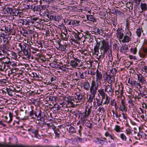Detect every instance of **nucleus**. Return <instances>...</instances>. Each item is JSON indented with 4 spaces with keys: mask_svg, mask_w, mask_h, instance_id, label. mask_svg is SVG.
I'll return each mask as SVG.
<instances>
[{
    "mask_svg": "<svg viewBox=\"0 0 147 147\" xmlns=\"http://www.w3.org/2000/svg\"><path fill=\"white\" fill-rule=\"evenodd\" d=\"M80 21L76 20H71L72 25L74 26H78L79 25Z\"/></svg>",
    "mask_w": 147,
    "mask_h": 147,
    "instance_id": "obj_27",
    "label": "nucleus"
},
{
    "mask_svg": "<svg viewBox=\"0 0 147 147\" xmlns=\"http://www.w3.org/2000/svg\"><path fill=\"white\" fill-rule=\"evenodd\" d=\"M98 111L99 112L101 111L104 112L105 110L104 108L102 107L101 108L99 107L98 109Z\"/></svg>",
    "mask_w": 147,
    "mask_h": 147,
    "instance_id": "obj_46",
    "label": "nucleus"
},
{
    "mask_svg": "<svg viewBox=\"0 0 147 147\" xmlns=\"http://www.w3.org/2000/svg\"><path fill=\"white\" fill-rule=\"evenodd\" d=\"M76 74L78 78H80L82 79H84V76L83 73L82 71H79L78 72L76 73Z\"/></svg>",
    "mask_w": 147,
    "mask_h": 147,
    "instance_id": "obj_20",
    "label": "nucleus"
},
{
    "mask_svg": "<svg viewBox=\"0 0 147 147\" xmlns=\"http://www.w3.org/2000/svg\"><path fill=\"white\" fill-rule=\"evenodd\" d=\"M140 6L142 11H145L147 10V5L146 3H141Z\"/></svg>",
    "mask_w": 147,
    "mask_h": 147,
    "instance_id": "obj_24",
    "label": "nucleus"
},
{
    "mask_svg": "<svg viewBox=\"0 0 147 147\" xmlns=\"http://www.w3.org/2000/svg\"><path fill=\"white\" fill-rule=\"evenodd\" d=\"M25 21H26V22H25V24H26V25H30V21H27V20H25Z\"/></svg>",
    "mask_w": 147,
    "mask_h": 147,
    "instance_id": "obj_60",
    "label": "nucleus"
},
{
    "mask_svg": "<svg viewBox=\"0 0 147 147\" xmlns=\"http://www.w3.org/2000/svg\"><path fill=\"white\" fill-rule=\"evenodd\" d=\"M28 6V9H30L34 11H35V6L30 5Z\"/></svg>",
    "mask_w": 147,
    "mask_h": 147,
    "instance_id": "obj_40",
    "label": "nucleus"
},
{
    "mask_svg": "<svg viewBox=\"0 0 147 147\" xmlns=\"http://www.w3.org/2000/svg\"><path fill=\"white\" fill-rule=\"evenodd\" d=\"M84 89L86 90H89L90 86L89 83L88 82H84Z\"/></svg>",
    "mask_w": 147,
    "mask_h": 147,
    "instance_id": "obj_21",
    "label": "nucleus"
},
{
    "mask_svg": "<svg viewBox=\"0 0 147 147\" xmlns=\"http://www.w3.org/2000/svg\"><path fill=\"white\" fill-rule=\"evenodd\" d=\"M54 132L55 134L57 136L59 135V131L58 130H55L54 131Z\"/></svg>",
    "mask_w": 147,
    "mask_h": 147,
    "instance_id": "obj_53",
    "label": "nucleus"
},
{
    "mask_svg": "<svg viewBox=\"0 0 147 147\" xmlns=\"http://www.w3.org/2000/svg\"><path fill=\"white\" fill-rule=\"evenodd\" d=\"M136 34L138 37H140L142 34V30L140 29H137L136 31Z\"/></svg>",
    "mask_w": 147,
    "mask_h": 147,
    "instance_id": "obj_30",
    "label": "nucleus"
},
{
    "mask_svg": "<svg viewBox=\"0 0 147 147\" xmlns=\"http://www.w3.org/2000/svg\"><path fill=\"white\" fill-rule=\"evenodd\" d=\"M104 76H105V78L104 79L105 81L107 80L109 82L113 81V77L111 75L106 74Z\"/></svg>",
    "mask_w": 147,
    "mask_h": 147,
    "instance_id": "obj_11",
    "label": "nucleus"
},
{
    "mask_svg": "<svg viewBox=\"0 0 147 147\" xmlns=\"http://www.w3.org/2000/svg\"><path fill=\"white\" fill-rule=\"evenodd\" d=\"M74 102L76 103L83 102L82 96L80 93L77 92L75 94Z\"/></svg>",
    "mask_w": 147,
    "mask_h": 147,
    "instance_id": "obj_5",
    "label": "nucleus"
},
{
    "mask_svg": "<svg viewBox=\"0 0 147 147\" xmlns=\"http://www.w3.org/2000/svg\"><path fill=\"white\" fill-rule=\"evenodd\" d=\"M111 105L113 106H115L116 107V102L114 100H111Z\"/></svg>",
    "mask_w": 147,
    "mask_h": 147,
    "instance_id": "obj_38",
    "label": "nucleus"
},
{
    "mask_svg": "<svg viewBox=\"0 0 147 147\" xmlns=\"http://www.w3.org/2000/svg\"><path fill=\"white\" fill-rule=\"evenodd\" d=\"M121 29L119 28L117 30V31L119 38L120 39H122L124 37V34L123 32H121Z\"/></svg>",
    "mask_w": 147,
    "mask_h": 147,
    "instance_id": "obj_13",
    "label": "nucleus"
},
{
    "mask_svg": "<svg viewBox=\"0 0 147 147\" xmlns=\"http://www.w3.org/2000/svg\"><path fill=\"white\" fill-rule=\"evenodd\" d=\"M96 99L97 101V106H99L100 105H102V103L103 102V101H104V99H102V101L100 102V100L97 98H96Z\"/></svg>",
    "mask_w": 147,
    "mask_h": 147,
    "instance_id": "obj_29",
    "label": "nucleus"
},
{
    "mask_svg": "<svg viewBox=\"0 0 147 147\" xmlns=\"http://www.w3.org/2000/svg\"><path fill=\"white\" fill-rule=\"evenodd\" d=\"M35 11H40V7L37 6H35Z\"/></svg>",
    "mask_w": 147,
    "mask_h": 147,
    "instance_id": "obj_51",
    "label": "nucleus"
},
{
    "mask_svg": "<svg viewBox=\"0 0 147 147\" xmlns=\"http://www.w3.org/2000/svg\"><path fill=\"white\" fill-rule=\"evenodd\" d=\"M115 130L117 132L121 131V128L118 125H116L114 128Z\"/></svg>",
    "mask_w": 147,
    "mask_h": 147,
    "instance_id": "obj_32",
    "label": "nucleus"
},
{
    "mask_svg": "<svg viewBox=\"0 0 147 147\" xmlns=\"http://www.w3.org/2000/svg\"><path fill=\"white\" fill-rule=\"evenodd\" d=\"M96 33H97V34H102L103 32V31L101 29H99L98 28H96Z\"/></svg>",
    "mask_w": 147,
    "mask_h": 147,
    "instance_id": "obj_31",
    "label": "nucleus"
},
{
    "mask_svg": "<svg viewBox=\"0 0 147 147\" xmlns=\"http://www.w3.org/2000/svg\"><path fill=\"white\" fill-rule=\"evenodd\" d=\"M87 18L88 20L93 22H96V20L92 15L87 16Z\"/></svg>",
    "mask_w": 147,
    "mask_h": 147,
    "instance_id": "obj_22",
    "label": "nucleus"
},
{
    "mask_svg": "<svg viewBox=\"0 0 147 147\" xmlns=\"http://www.w3.org/2000/svg\"><path fill=\"white\" fill-rule=\"evenodd\" d=\"M120 115L119 116V115L117 114H113L114 117H115L117 119V118L119 117H120Z\"/></svg>",
    "mask_w": 147,
    "mask_h": 147,
    "instance_id": "obj_59",
    "label": "nucleus"
},
{
    "mask_svg": "<svg viewBox=\"0 0 147 147\" xmlns=\"http://www.w3.org/2000/svg\"><path fill=\"white\" fill-rule=\"evenodd\" d=\"M4 28H5V32H10V33H11L10 31H11V29H8V27L7 28L6 27H4Z\"/></svg>",
    "mask_w": 147,
    "mask_h": 147,
    "instance_id": "obj_47",
    "label": "nucleus"
},
{
    "mask_svg": "<svg viewBox=\"0 0 147 147\" xmlns=\"http://www.w3.org/2000/svg\"><path fill=\"white\" fill-rule=\"evenodd\" d=\"M120 137L123 140L126 141V137L123 134H121Z\"/></svg>",
    "mask_w": 147,
    "mask_h": 147,
    "instance_id": "obj_34",
    "label": "nucleus"
},
{
    "mask_svg": "<svg viewBox=\"0 0 147 147\" xmlns=\"http://www.w3.org/2000/svg\"><path fill=\"white\" fill-rule=\"evenodd\" d=\"M119 92H120V94L121 95H122L123 93V89L122 87H121V88H119Z\"/></svg>",
    "mask_w": 147,
    "mask_h": 147,
    "instance_id": "obj_49",
    "label": "nucleus"
},
{
    "mask_svg": "<svg viewBox=\"0 0 147 147\" xmlns=\"http://www.w3.org/2000/svg\"><path fill=\"white\" fill-rule=\"evenodd\" d=\"M111 71L113 74H115L116 73L117 70L115 68H113L111 70Z\"/></svg>",
    "mask_w": 147,
    "mask_h": 147,
    "instance_id": "obj_48",
    "label": "nucleus"
},
{
    "mask_svg": "<svg viewBox=\"0 0 147 147\" xmlns=\"http://www.w3.org/2000/svg\"><path fill=\"white\" fill-rule=\"evenodd\" d=\"M114 88L111 85H107L106 86L105 90L106 92V94L108 96H112L114 92Z\"/></svg>",
    "mask_w": 147,
    "mask_h": 147,
    "instance_id": "obj_4",
    "label": "nucleus"
},
{
    "mask_svg": "<svg viewBox=\"0 0 147 147\" xmlns=\"http://www.w3.org/2000/svg\"><path fill=\"white\" fill-rule=\"evenodd\" d=\"M142 49L144 53L147 54V47L143 46L142 48Z\"/></svg>",
    "mask_w": 147,
    "mask_h": 147,
    "instance_id": "obj_37",
    "label": "nucleus"
},
{
    "mask_svg": "<svg viewBox=\"0 0 147 147\" xmlns=\"http://www.w3.org/2000/svg\"><path fill=\"white\" fill-rule=\"evenodd\" d=\"M119 109H120L122 111H127L126 107L125 105H122L121 106H120Z\"/></svg>",
    "mask_w": 147,
    "mask_h": 147,
    "instance_id": "obj_33",
    "label": "nucleus"
},
{
    "mask_svg": "<svg viewBox=\"0 0 147 147\" xmlns=\"http://www.w3.org/2000/svg\"><path fill=\"white\" fill-rule=\"evenodd\" d=\"M60 17L59 16H57V17L55 16V19L56 20H54L55 21H59V19H60Z\"/></svg>",
    "mask_w": 147,
    "mask_h": 147,
    "instance_id": "obj_57",
    "label": "nucleus"
},
{
    "mask_svg": "<svg viewBox=\"0 0 147 147\" xmlns=\"http://www.w3.org/2000/svg\"><path fill=\"white\" fill-rule=\"evenodd\" d=\"M100 45L99 42H98L97 41H96V45H95L94 48V53L96 55H98L99 53V49H100Z\"/></svg>",
    "mask_w": 147,
    "mask_h": 147,
    "instance_id": "obj_10",
    "label": "nucleus"
},
{
    "mask_svg": "<svg viewBox=\"0 0 147 147\" xmlns=\"http://www.w3.org/2000/svg\"><path fill=\"white\" fill-rule=\"evenodd\" d=\"M110 98L108 96L107 94H106V98H105V99L104 100V101H103L102 103L103 104L107 105L109 104L110 102Z\"/></svg>",
    "mask_w": 147,
    "mask_h": 147,
    "instance_id": "obj_18",
    "label": "nucleus"
},
{
    "mask_svg": "<svg viewBox=\"0 0 147 147\" xmlns=\"http://www.w3.org/2000/svg\"><path fill=\"white\" fill-rule=\"evenodd\" d=\"M98 88V86H96L95 82L93 80L90 88V94L95 96Z\"/></svg>",
    "mask_w": 147,
    "mask_h": 147,
    "instance_id": "obj_2",
    "label": "nucleus"
},
{
    "mask_svg": "<svg viewBox=\"0 0 147 147\" xmlns=\"http://www.w3.org/2000/svg\"><path fill=\"white\" fill-rule=\"evenodd\" d=\"M93 107H95L97 108V105H96V102L95 101V100H94V101L93 102Z\"/></svg>",
    "mask_w": 147,
    "mask_h": 147,
    "instance_id": "obj_58",
    "label": "nucleus"
},
{
    "mask_svg": "<svg viewBox=\"0 0 147 147\" xmlns=\"http://www.w3.org/2000/svg\"><path fill=\"white\" fill-rule=\"evenodd\" d=\"M75 100L72 99H68L67 100V104L66 105L69 106V107H74L75 105V103L76 102H74Z\"/></svg>",
    "mask_w": 147,
    "mask_h": 147,
    "instance_id": "obj_9",
    "label": "nucleus"
},
{
    "mask_svg": "<svg viewBox=\"0 0 147 147\" xmlns=\"http://www.w3.org/2000/svg\"><path fill=\"white\" fill-rule=\"evenodd\" d=\"M138 80L139 81L142 83L144 84L145 83L146 80L144 79V78L142 76L139 75H138Z\"/></svg>",
    "mask_w": 147,
    "mask_h": 147,
    "instance_id": "obj_19",
    "label": "nucleus"
},
{
    "mask_svg": "<svg viewBox=\"0 0 147 147\" xmlns=\"http://www.w3.org/2000/svg\"><path fill=\"white\" fill-rule=\"evenodd\" d=\"M69 132L71 134L75 133L76 132V129L73 126H71L69 127Z\"/></svg>",
    "mask_w": 147,
    "mask_h": 147,
    "instance_id": "obj_28",
    "label": "nucleus"
},
{
    "mask_svg": "<svg viewBox=\"0 0 147 147\" xmlns=\"http://www.w3.org/2000/svg\"><path fill=\"white\" fill-rule=\"evenodd\" d=\"M128 49V48L127 46L125 45H123L122 47L121 48V50H122V49L123 50H125L126 49Z\"/></svg>",
    "mask_w": 147,
    "mask_h": 147,
    "instance_id": "obj_43",
    "label": "nucleus"
},
{
    "mask_svg": "<svg viewBox=\"0 0 147 147\" xmlns=\"http://www.w3.org/2000/svg\"><path fill=\"white\" fill-rule=\"evenodd\" d=\"M110 134H109L108 132H106L105 134V135L107 137L109 136Z\"/></svg>",
    "mask_w": 147,
    "mask_h": 147,
    "instance_id": "obj_62",
    "label": "nucleus"
},
{
    "mask_svg": "<svg viewBox=\"0 0 147 147\" xmlns=\"http://www.w3.org/2000/svg\"><path fill=\"white\" fill-rule=\"evenodd\" d=\"M132 52L134 54H136L137 51V49L136 48L133 49H131Z\"/></svg>",
    "mask_w": 147,
    "mask_h": 147,
    "instance_id": "obj_45",
    "label": "nucleus"
},
{
    "mask_svg": "<svg viewBox=\"0 0 147 147\" xmlns=\"http://www.w3.org/2000/svg\"><path fill=\"white\" fill-rule=\"evenodd\" d=\"M19 46L20 47L22 51L23 52L24 55L26 57V58L29 59L31 56L30 51L29 50L25 49V46H22L20 44H19Z\"/></svg>",
    "mask_w": 147,
    "mask_h": 147,
    "instance_id": "obj_3",
    "label": "nucleus"
},
{
    "mask_svg": "<svg viewBox=\"0 0 147 147\" xmlns=\"http://www.w3.org/2000/svg\"><path fill=\"white\" fill-rule=\"evenodd\" d=\"M136 82L135 81H131L130 83V84H131L132 86H135L136 84Z\"/></svg>",
    "mask_w": 147,
    "mask_h": 147,
    "instance_id": "obj_55",
    "label": "nucleus"
},
{
    "mask_svg": "<svg viewBox=\"0 0 147 147\" xmlns=\"http://www.w3.org/2000/svg\"><path fill=\"white\" fill-rule=\"evenodd\" d=\"M3 42L5 43L6 45H8L9 44V40L8 38H3Z\"/></svg>",
    "mask_w": 147,
    "mask_h": 147,
    "instance_id": "obj_35",
    "label": "nucleus"
},
{
    "mask_svg": "<svg viewBox=\"0 0 147 147\" xmlns=\"http://www.w3.org/2000/svg\"><path fill=\"white\" fill-rule=\"evenodd\" d=\"M9 120H7L6 122L9 123L12 120V114L10 112L9 113Z\"/></svg>",
    "mask_w": 147,
    "mask_h": 147,
    "instance_id": "obj_41",
    "label": "nucleus"
},
{
    "mask_svg": "<svg viewBox=\"0 0 147 147\" xmlns=\"http://www.w3.org/2000/svg\"><path fill=\"white\" fill-rule=\"evenodd\" d=\"M84 37L86 40L89 41L91 39V34L88 31L86 32V34L84 36Z\"/></svg>",
    "mask_w": 147,
    "mask_h": 147,
    "instance_id": "obj_14",
    "label": "nucleus"
},
{
    "mask_svg": "<svg viewBox=\"0 0 147 147\" xmlns=\"http://www.w3.org/2000/svg\"><path fill=\"white\" fill-rule=\"evenodd\" d=\"M47 16L49 20H56L55 19V16L51 14H48L47 15Z\"/></svg>",
    "mask_w": 147,
    "mask_h": 147,
    "instance_id": "obj_26",
    "label": "nucleus"
},
{
    "mask_svg": "<svg viewBox=\"0 0 147 147\" xmlns=\"http://www.w3.org/2000/svg\"><path fill=\"white\" fill-rule=\"evenodd\" d=\"M125 102L124 101V100L122 99L121 100V104L122 105H125Z\"/></svg>",
    "mask_w": 147,
    "mask_h": 147,
    "instance_id": "obj_63",
    "label": "nucleus"
},
{
    "mask_svg": "<svg viewBox=\"0 0 147 147\" xmlns=\"http://www.w3.org/2000/svg\"><path fill=\"white\" fill-rule=\"evenodd\" d=\"M129 57L130 59L137 60V58L135 56H134L132 55H129Z\"/></svg>",
    "mask_w": 147,
    "mask_h": 147,
    "instance_id": "obj_44",
    "label": "nucleus"
},
{
    "mask_svg": "<svg viewBox=\"0 0 147 147\" xmlns=\"http://www.w3.org/2000/svg\"><path fill=\"white\" fill-rule=\"evenodd\" d=\"M91 111V109L90 108H88L87 110L86 109L84 113V116L85 117H87L89 116L90 113Z\"/></svg>",
    "mask_w": 147,
    "mask_h": 147,
    "instance_id": "obj_23",
    "label": "nucleus"
},
{
    "mask_svg": "<svg viewBox=\"0 0 147 147\" xmlns=\"http://www.w3.org/2000/svg\"><path fill=\"white\" fill-rule=\"evenodd\" d=\"M131 36V33L130 32H127L126 35L124 36V38L122 40V41L123 43L128 42L131 40V38L130 37Z\"/></svg>",
    "mask_w": 147,
    "mask_h": 147,
    "instance_id": "obj_6",
    "label": "nucleus"
},
{
    "mask_svg": "<svg viewBox=\"0 0 147 147\" xmlns=\"http://www.w3.org/2000/svg\"><path fill=\"white\" fill-rule=\"evenodd\" d=\"M139 54L140 57L143 58L145 57L147 55V54L146 53H140Z\"/></svg>",
    "mask_w": 147,
    "mask_h": 147,
    "instance_id": "obj_42",
    "label": "nucleus"
},
{
    "mask_svg": "<svg viewBox=\"0 0 147 147\" xmlns=\"http://www.w3.org/2000/svg\"><path fill=\"white\" fill-rule=\"evenodd\" d=\"M59 45L61 47V49L62 50H64L66 49V47L65 46H63V45H61L60 46V44L59 43Z\"/></svg>",
    "mask_w": 147,
    "mask_h": 147,
    "instance_id": "obj_54",
    "label": "nucleus"
},
{
    "mask_svg": "<svg viewBox=\"0 0 147 147\" xmlns=\"http://www.w3.org/2000/svg\"><path fill=\"white\" fill-rule=\"evenodd\" d=\"M87 117H85L83 115L82 117H81V121L83 123H84L86 122V121L87 119L86 118Z\"/></svg>",
    "mask_w": 147,
    "mask_h": 147,
    "instance_id": "obj_36",
    "label": "nucleus"
},
{
    "mask_svg": "<svg viewBox=\"0 0 147 147\" xmlns=\"http://www.w3.org/2000/svg\"><path fill=\"white\" fill-rule=\"evenodd\" d=\"M29 115L32 118H34L37 116L36 112L32 109L29 113Z\"/></svg>",
    "mask_w": 147,
    "mask_h": 147,
    "instance_id": "obj_15",
    "label": "nucleus"
},
{
    "mask_svg": "<svg viewBox=\"0 0 147 147\" xmlns=\"http://www.w3.org/2000/svg\"><path fill=\"white\" fill-rule=\"evenodd\" d=\"M10 14L13 16H17L19 14V11L18 9H12Z\"/></svg>",
    "mask_w": 147,
    "mask_h": 147,
    "instance_id": "obj_12",
    "label": "nucleus"
},
{
    "mask_svg": "<svg viewBox=\"0 0 147 147\" xmlns=\"http://www.w3.org/2000/svg\"><path fill=\"white\" fill-rule=\"evenodd\" d=\"M102 74L101 72L97 70L96 75V81L97 84L98 82L101 83V81L102 79Z\"/></svg>",
    "mask_w": 147,
    "mask_h": 147,
    "instance_id": "obj_7",
    "label": "nucleus"
},
{
    "mask_svg": "<svg viewBox=\"0 0 147 147\" xmlns=\"http://www.w3.org/2000/svg\"><path fill=\"white\" fill-rule=\"evenodd\" d=\"M12 9L11 8L7 7V12H9V13H10Z\"/></svg>",
    "mask_w": 147,
    "mask_h": 147,
    "instance_id": "obj_56",
    "label": "nucleus"
},
{
    "mask_svg": "<svg viewBox=\"0 0 147 147\" xmlns=\"http://www.w3.org/2000/svg\"><path fill=\"white\" fill-rule=\"evenodd\" d=\"M49 128L52 127L53 126V124L52 123H47L46 124Z\"/></svg>",
    "mask_w": 147,
    "mask_h": 147,
    "instance_id": "obj_50",
    "label": "nucleus"
},
{
    "mask_svg": "<svg viewBox=\"0 0 147 147\" xmlns=\"http://www.w3.org/2000/svg\"><path fill=\"white\" fill-rule=\"evenodd\" d=\"M142 107L143 108H145L146 109H147V105L146 103L144 102L142 104Z\"/></svg>",
    "mask_w": 147,
    "mask_h": 147,
    "instance_id": "obj_52",
    "label": "nucleus"
},
{
    "mask_svg": "<svg viewBox=\"0 0 147 147\" xmlns=\"http://www.w3.org/2000/svg\"><path fill=\"white\" fill-rule=\"evenodd\" d=\"M99 43L100 45L101 44L100 49L101 54L104 55L109 49L108 42L104 40H100L99 42Z\"/></svg>",
    "mask_w": 147,
    "mask_h": 147,
    "instance_id": "obj_1",
    "label": "nucleus"
},
{
    "mask_svg": "<svg viewBox=\"0 0 147 147\" xmlns=\"http://www.w3.org/2000/svg\"><path fill=\"white\" fill-rule=\"evenodd\" d=\"M95 96L90 94L89 98L88 100V102L89 103H91L93 101V99L94 100Z\"/></svg>",
    "mask_w": 147,
    "mask_h": 147,
    "instance_id": "obj_25",
    "label": "nucleus"
},
{
    "mask_svg": "<svg viewBox=\"0 0 147 147\" xmlns=\"http://www.w3.org/2000/svg\"><path fill=\"white\" fill-rule=\"evenodd\" d=\"M98 92L102 97V99H105V93L104 89H100L98 90Z\"/></svg>",
    "mask_w": 147,
    "mask_h": 147,
    "instance_id": "obj_16",
    "label": "nucleus"
},
{
    "mask_svg": "<svg viewBox=\"0 0 147 147\" xmlns=\"http://www.w3.org/2000/svg\"><path fill=\"white\" fill-rule=\"evenodd\" d=\"M7 92L8 94L9 95H10L11 96H12V93L11 91H9L8 90H7Z\"/></svg>",
    "mask_w": 147,
    "mask_h": 147,
    "instance_id": "obj_61",
    "label": "nucleus"
},
{
    "mask_svg": "<svg viewBox=\"0 0 147 147\" xmlns=\"http://www.w3.org/2000/svg\"><path fill=\"white\" fill-rule=\"evenodd\" d=\"M75 60H71V61L70 64L73 67H75L76 66H79L78 63L80 62V60L77 58L75 59Z\"/></svg>",
    "mask_w": 147,
    "mask_h": 147,
    "instance_id": "obj_8",
    "label": "nucleus"
},
{
    "mask_svg": "<svg viewBox=\"0 0 147 147\" xmlns=\"http://www.w3.org/2000/svg\"><path fill=\"white\" fill-rule=\"evenodd\" d=\"M1 37H2L3 38H5V35L4 34H1Z\"/></svg>",
    "mask_w": 147,
    "mask_h": 147,
    "instance_id": "obj_64",
    "label": "nucleus"
},
{
    "mask_svg": "<svg viewBox=\"0 0 147 147\" xmlns=\"http://www.w3.org/2000/svg\"><path fill=\"white\" fill-rule=\"evenodd\" d=\"M28 131L31 132L32 133L35 134V136L36 138H38L37 133L38 132V130L37 129H30L28 130Z\"/></svg>",
    "mask_w": 147,
    "mask_h": 147,
    "instance_id": "obj_17",
    "label": "nucleus"
},
{
    "mask_svg": "<svg viewBox=\"0 0 147 147\" xmlns=\"http://www.w3.org/2000/svg\"><path fill=\"white\" fill-rule=\"evenodd\" d=\"M96 74V72H95L94 70H92L90 71H88V74H91L92 75H94Z\"/></svg>",
    "mask_w": 147,
    "mask_h": 147,
    "instance_id": "obj_39",
    "label": "nucleus"
}]
</instances>
